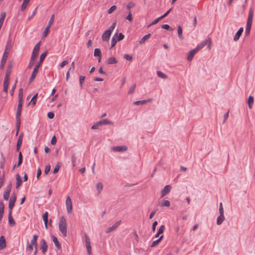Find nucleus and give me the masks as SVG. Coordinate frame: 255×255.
<instances>
[{"label": "nucleus", "mask_w": 255, "mask_h": 255, "mask_svg": "<svg viewBox=\"0 0 255 255\" xmlns=\"http://www.w3.org/2000/svg\"><path fill=\"white\" fill-rule=\"evenodd\" d=\"M67 221L64 216H62L59 221L58 227L60 232L62 234L63 237L67 236Z\"/></svg>", "instance_id": "obj_1"}, {"label": "nucleus", "mask_w": 255, "mask_h": 255, "mask_svg": "<svg viewBox=\"0 0 255 255\" xmlns=\"http://www.w3.org/2000/svg\"><path fill=\"white\" fill-rule=\"evenodd\" d=\"M254 11L252 8H250L249 12L248 18L247 20L245 34L246 36L250 34L251 29L253 20Z\"/></svg>", "instance_id": "obj_2"}, {"label": "nucleus", "mask_w": 255, "mask_h": 255, "mask_svg": "<svg viewBox=\"0 0 255 255\" xmlns=\"http://www.w3.org/2000/svg\"><path fill=\"white\" fill-rule=\"evenodd\" d=\"M116 26V22H114L110 26L108 29L106 30L102 36V39L104 41H108L110 39L111 34Z\"/></svg>", "instance_id": "obj_3"}, {"label": "nucleus", "mask_w": 255, "mask_h": 255, "mask_svg": "<svg viewBox=\"0 0 255 255\" xmlns=\"http://www.w3.org/2000/svg\"><path fill=\"white\" fill-rule=\"evenodd\" d=\"M23 102L18 101V104L16 112V121H20L21 113L22 111Z\"/></svg>", "instance_id": "obj_4"}, {"label": "nucleus", "mask_w": 255, "mask_h": 255, "mask_svg": "<svg viewBox=\"0 0 255 255\" xmlns=\"http://www.w3.org/2000/svg\"><path fill=\"white\" fill-rule=\"evenodd\" d=\"M16 200V196L15 195V194L13 193L11 194V198H10L9 201V204H8L9 211H12V209L13 208V207L14 206Z\"/></svg>", "instance_id": "obj_5"}, {"label": "nucleus", "mask_w": 255, "mask_h": 255, "mask_svg": "<svg viewBox=\"0 0 255 255\" xmlns=\"http://www.w3.org/2000/svg\"><path fill=\"white\" fill-rule=\"evenodd\" d=\"M40 42H38L37 44H36L35 46L34 47V48L33 49L31 58L32 60L33 59H36L38 55V52L40 49Z\"/></svg>", "instance_id": "obj_6"}, {"label": "nucleus", "mask_w": 255, "mask_h": 255, "mask_svg": "<svg viewBox=\"0 0 255 255\" xmlns=\"http://www.w3.org/2000/svg\"><path fill=\"white\" fill-rule=\"evenodd\" d=\"M66 206L67 213L68 214H71L72 211L73 207L72 201L69 196H68L66 198Z\"/></svg>", "instance_id": "obj_7"}, {"label": "nucleus", "mask_w": 255, "mask_h": 255, "mask_svg": "<svg viewBox=\"0 0 255 255\" xmlns=\"http://www.w3.org/2000/svg\"><path fill=\"white\" fill-rule=\"evenodd\" d=\"M127 149L128 148L125 145L113 146L112 147V150L115 152H123L126 151Z\"/></svg>", "instance_id": "obj_8"}, {"label": "nucleus", "mask_w": 255, "mask_h": 255, "mask_svg": "<svg viewBox=\"0 0 255 255\" xmlns=\"http://www.w3.org/2000/svg\"><path fill=\"white\" fill-rule=\"evenodd\" d=\"M40 249L42 251V253L43 254L45 253L48 250V245L46 242V241L44 239H42L40 241Z\"/></svg>", "instance_id": "obj_9"}, {"label": "nucleus", "mask_w": 255, "mask_h": 255, "mask_svg": "<svg viewBox=\"0 0 255 255\" xmlns=\"http://www.w3.org/2000/svg\"><path fill=\"white\" fill-rule=\"evenodd\" d=\"M171 189V186L170 185H166L161 191V197H163L168 194Z\"/></svg>", "instance_id": "obj_10"}, {"label": "nucleus", "mask_w": 255, "mask_h": 255, "mask_svg": "<svg viewBox=\"0 0 255 255\" xmlns=\"http://www.w3.org/2000/svg\"><path fill=\"white\" fill-rule=\"evenodd\" d=\"M121 222H122V221L121 220L117 222L112 227H109L107 229V230L106 232V233L108 234L112 231L116 230L118 228V227L120 225V224H121Z\"/></svg>", "instance_id": "obj_11"}, {"label": "nucleus", "mask_w": 255, "mask_h": 255, "mask_svg": "<svg viewBox=\"0 0 255 255\" xmlns=\"http://www.w3.org/2000/svg\"><path fill=\"white\" fill-rule=\"evenodd\" d=\"M8 55L7 54V53L6 52H4L3 53V56H2V59L1 60V62H0V70H2L5 63H6V60L7 59V57H8Z\"/></svg>", "instance_id": "obj_12"}, {"label": "nucleus", "mask_w": 255, "mask_h": 255, "mask_svg": "<svg viewBox=\"0 0 255 255\" xmlns=\"http://www.w3.org/2000/svg\"><path fill=\"white\" fill-rule=\"evenodd\" d=\"M85 243H86V247L88 254H89V255H91V247L90 240L87 235L85 236Z\"/></svg>", "instance_id": "obj_13"}, {"label": "nucleus", "mask_w": 255, "mask_h": 255, "mask_svg": "<svg viewBox=\"0 0 255 255\" xmlns=\"http://www.w3.org/2000/svg\"><path fill=\"white\" fill-rule=\"evenodd\" d=\"M198 51L195 49H192L191 51H190L188 53V56L187 58V60L188 61H191L193 59L195 54Z\"/></svg>", "instance_id": "obj_14"}, {"label": "nucleus", "mask_w": 255, "mask_h": 255, "mask_svg": "<svg viewBox=\"0 0 255 255\" xmlns=\"http://www.w3.org/2000/svg\"><path fill=\"white\" fill-rule=\"evenodd\" d=\"M6 247V241L4 236L0 237V250L4 249Z\"/></svg>", "instance_id": "obj_15"}, {"label": "nucleus", "mask_w": 255, "mask_h": 255, "mask_svg": "<svg viewBox=\"0 0 255 255\" xmlns=\"http://www.w3.org/2000/svg\"><path fill=\"white\" fill-rule=\"evenodd\" d=\"M11 47H12V41L11 39H9L7 42L5 48L4 49V52H6L7 54L8 55Z\"/></svg>", "instance_id": "obj_16"}, {"label": "nucleus", "mask_w": 255, "mask_h": 255, "mask_svg": "<svg viewBox=\"0 0 255 255\" xmlns=\"http://www.w3.org/2000/svg\"><path fill=\"white\" fill-rule=\"evenodd\" d=\"M243 31L244 28L243 27H241L239 28V29L238 30V31H237V32L236 33L234 37V41H237L239 39Z\"/></svg>", "instance_id": "obj_17"}, {"label": "nucleus", "mask_w": 255, "mask_h": 255, "mask_svg": "<svg viewBox=\"0 0 255 255\" xmlns=\"http://www.w3.org/2000/svg\"><path fill=\"white\" fill-rule=\"evenodd\" d=\"M118 36V32H116L112 37V41H111V48L114 47L116 45L117 42L118 41H119V40H117Z\"/></svg>", "instance_id": "obj_18"}, {"label": "nucleus", "mask_w": 255, "mask_h": 255, "mask_svg": "<svg viewBox=\"0 0 255 255\" xmlns=\"http://www.w3.org/2000/svg\"><path fill=\"white\" fill-rule=\"evenodd\" d=\"M52 240L53 242L54 243L55 246L56 247L58 250H60L61 249V246L60 244L59 243V241H58L57 238L54 236H52Z\"/></svg>", "instance_id": "obj_19"}, {"label": "nucleus", "mask_w": 255, "mask_h": 255, "mask_svg": "<svg viewBox=\"0 0 255 255\" xmlns=\"http://www.w3.org/2000/svg\"><path fill=\"white\" fill-rule=\"evenodd\" d=\"M12 211H9L8 212V223L11 226H14L15 225V222L13 220L11 216Z\"/></svg>", "instance_id": "obj_20"}, {"label": "nucleus", "mask_w": 255, "mask_h": 255, "mask_svg": "<svg viewBox=\"0 0 255 255\" xmlns=\"http://www.w3.org/2000/svg\"><path fill=\"white\" fill-rule=\"evenodd\" d=\"M118 62V60L114 57H110L107 60V63L109 65L116 64Z\"/></svg>", "instance_id": "obj_21"}, {"label": "nucleus", "mask_w": 255, "mask_h": 255, "mask_svg": "<svg viewBox=\"0 0 255 255\" xmlns=\"http://www.w3.org/2000/svg\"><path fill=\"white\" fill-rule=\"evenodd\" d=\"M16 188L17 189L22 184V180L20 178V176L19 174H17L16 175Z\"/></svg>", "instance_id": "obj_22"}, {"label": "nucleus", "mask_w": 255, "mask_h": 255, "mask_svg": "<svg viewBox=\"0 0 255 255\" xmlns=\"http://www.w3.org/2000/svg\"><path fill=\"white\" fill-rule=\"evenodd\" d=\"M225 220L224 214H220L217 219V224L218 225H221Z\"/></svg>", "instance_id": "obj_23"}, {"label": "nucleus", "mask_w": 255, "mask_h": 255, "mask_svg": "<svg viewBox=\"0 0 255 255\" xmlns=\"http://www.w3.org/2000/svg\"><path fill=\"white\" fill-rule=\"evenodd\" d=\"M163 238V235L161 236L158 239H157L156 241H154L152 242L150 247L151 248L156 247L159 243V242L162 240Z\"/></svg>", "instance_id": "obj_24"}, {"label": "nucleus", "mask_w": 255, "mask_h": 255, "mask_svg": "<svg viewBox=\"0 0 255 255\" xmlns=\"http://www.w3.org/2000/svg\"><path fill=\"white\" fill-rule=\"evenodd\" d=\"M151 36V34L148 33L145 35H144L139 41V43L142 44L145 42L147 39H148Z\"/></svg>", "instance_id": "obj_25"}, {"label": "nucleus", "mask_w": 255, "mask_h": 255, "mask_svg": "<svg viewBox=\"0 0 255 255\" xmlns=\"http://www.w3.org/2000/svg\"><path fill=\"white\" fill-rule=\"evenodd\" d=\"M37 238H38V236L36 235H34L33 236V238H32V240L31 241V243H30V244H31L32 245H34V247H35L36 248V246H38V244L37 243Z\"/></svg>", "instance_id": "obj_26"}, {"label": "nucleus", "mask_w": 255, "mask_h": 255, "mask_svg": "<svg viewBox=\"0 0 255 255\" xmlns=\"http://www.w3.org/2000/svg\"><path fill=\"white\" fill-rule=\"evenodd\" d=\"M30 0H24L21 6V10L23 11L24 10L26 7L27 6L29 1Z\"/></svg>", "instance_id": "obj_27"}, {"label": "nucleus", "mask_w": 255, "mask_h": 255, "mask_svg": "<svg viewBox=\"0 0 255 255\" xmlns=\"http://www.w3.org/2000/svg\"><path fill=\"white\" fill-rule=\"evenodd\" d=\"M177 32L178 34V37L180 39H183V36L182 35V28L180 25H178L177 27Z\"/></svg>", "instance_id": "obj_28"}, {"label": "nucleus", "mask_w": 255, "mask_h": 255, "mask_svg": "<svg viewBox=\"0 0 255 255\" xmlns=\"http://www.w3.org/2000/svg\"><path fill=\"white\" fill-rule=\"evenodd\" d=\"M254 97L252 96H250L248 100V104L250 109H251L252 107V105L254 103Z\"/></svg>", "instance_id": "obj_29"}, {"label": "nucleus", "mask_w": 255, "mask_h": 255, "mask_svg": "<svg viewBox=\"0 0 255 255\" xmlns=\"http://www.w3.org/2000/svg\"><path fill=\"white\" fill-rule=\"evenodd\" d=\"M94 55L95 57H102V53L99 48H96L94 50Z\"/></svg>", "instance_id": "obj_30"}, {"label": "nucleus", "mask_w": 255, "mask_h": 255, "mask_svg": "<svg viewBox=\"0 0 255 255\" xmlns=\"http://www.w3.org/2000/svg\"><path fill=\"white\" fill-rule=\"evenodd\" d=\"M10 73H11V70L7 69L6 70L3 81H6V82H9V77Z\"/></svg>", "instance_id": "obj_31"}, {"label": "nucleus", "mask_w": 255, "mask_h": 255, "mask_svg": "<svg viewBox=\"0 0 255 255\" xmlns=\"http://www.w3.org/2000/svg\"><path fill=\"white\" fill-rule=\"evenodd\" d=\"M38 93H36L35 95H34L33 97L32 98L30 103H29L28 104H30V103H31V105L34 106L35 105L36 103V99L37 97Z\"/></svg>", "instance_id": "obj_32"}, {"label": "nucleus", "mask_w": 255, "mask_h": 255, "mask_svg": "<svg viewBox=\"0 0 255 255\" xmlns=\"http://www.w3.org/2000/svg\"><path fill=\"white\" fill-rule=\"evenodd\" d=\"M100 122H101L102 126V125H110V124H112V125L113 124V123L111 121H110L108 119H104L103 120L100 121Z\"/></svg>", "instance_id": "obj_33"}, {"label": "nucleus", "mask_w": 255, "mask_h": 255, "mask_svg": "<svg viewBox=\"0 0 255 255\" xmlns=\"http://www.w3.org/2000/svg\"><path fill=\"white\" fill-rule=\"evenodd\" d=\"M9 82L6 81H3V92L5 93L6 94L7 93L8 88Z\"/></svg>", "instance_id": "obj_34"}, {"label": "nucleus", "mask_w": 255, "mask_h": 255, "mask_svg": "<svg viewBox=\"0 0 255 255\" xmlns=\"http://www.w3.org/2000/svg\"><path fill=\"white\" fill-rule=\"evenodd\" d=\"M5 12H1L0 14V25H2L4 18L5 17Z\"/></svg>", "instance_id": "obj_35"}, {"label": "nucleus", "mask_w": 255, "mask_h": 255, "mask_svg": "<svg viewBox=\"0 0 255 255\" xmlns=\"http://www.w3.org/2000/svg\"><path fill=\"white\" fill-rule=\"evenodd\" d=\"M18 101L23 102V89L21 88L19 90Z\"/></svg>", "instance_id": "obj_36"}, {"label": "nucleus", "mask_w": 255, "mask_h": 255, "mask_svg": "<svg viewBox=\"0 0 255 255\" xmlns=\"http://www.w3.org/2000/svg\"><path fill=\"white\" fill-rule=\"evenodd\" d=\"M96 188L98 191V194H99L103 188V186L102 183L99 182L97 184Z\"/></svg>", "instance_id": "obj_37"}, {"label": "nucleus", "mask_w": 255, "mask_h": 255, "mask_svg": "<svg viewBox=\"0 0 255 255\" xmlns=\"http://www.w3.org/2000/svg\"><path fill=\"white\" fill-rule=\"evenodd\" d=\"M101 126H102L101 122H100V121H99V122L96 123V124H95L94 125H93L91 127V128L93 129H98Z\"/></svg>", "instance_id": "obj_38"}, {"label": "nucleus", "mask_w": 255, "mask_h": 255, "mask_svg": "<svg viewBox=\"0 0 255 255\" xmlns=\"http://www.w3.org/2000/svg\"><path fill=\"white\" fill-rule=\"evenodd\" d=\"M22 138H23V134L21 133L18 137L16 145H18V146L21 145Z\"/></svg>", "instance_id": "obj_39"}, {"label": "nucleus", "mask_w": 255, "mask_h": 255, "mask_svg": "<svg viewBox=\"0 0 255 255\" xmlns=\"http://www.w3.org/2000/svg\"><path fill=\"white\" fill-rule=\"evenodd\" d=\"M157 74L158 77L161 78L166 79L167 78V75L161 71H158L157 72Z\"/></svg>", "instance_id": "obj_40"}, {"label": "nucleus", "mask_w": 255, "mask_h": 255, "mask_svg": "<svg viewBox=\"0 0 255 255\" xmlns=\"http://www.w3.org/2000/svg\"><path fill=\"white\" fill-rule=\"evenodd\" d=\"M46 55H47V52H45L41 54L40 55V60H39V62L38 63H40V64L41 65L42 64L43 61L45 59V57L46 56Z\"/></svg>", "instance_id": "obj_41"}, {"label": "nucleus", "mask_w": 255, "mask_h": 255, "mask_svg": "<svg viewBox=\"0 0 255 255\" xmlns=\"http://www.w3.org/2000/svg\"><path fill=\"white\" fill-rule=\"evenodd\" d=\"M170 202L168 200H164L161 204V207H169L170 206Z\"/></svg>", "instance_id": "obj_42"}, {"label": "nucleus", "mask_w": 255, "mask_h": 255, "mask_svg": "<svg viewBox=\"0 0 255 255\" xmlns=\"http://www.w3.org/2000/svg\"><path fill=\"white\" fill-rule=\"evenodd\" d=\"M85 77L84 76H80L79 77V84L81 88H82L83 83L84 82Z\"/></svg>", "instance_id": "obj_43"}, {"label": "nucleus", "mask_w": 255, "mask_h": 255, "mask_svg": "<svg viewBox=\"0 0 255 255\" xmlns=\"http://www.w3.org/2000/svg\"><path fill=\"white\" fill-rule=\"evenodd\" d=\"M50 27H49L48 26H47L45 27V28L44 29V31L43 32V37H46L47 36V35H48V33L49 32Z\"/></svg>", "instance_id": "obj_44"}, {"label": "nucleus", "mask_w": 255, "mask_h": 255, "mask_svg": "<svg viewBox=\"0 0 255 255\" xmlns=\"http://www.w3.org/2000/svg\"><path fill=\"white\" fill-rule=\"evenodd\" d=\"M135 87H136L135 84H134L131 87H130L128 90V94H132L134 91Z\"/></svg>", "instance_id": "obj_45"}, {"label": "nucleus", "mask_w": 255, "mask_h": 255, "mask_svg": "<svg viewBox=\"0 0 255 255\" xmlns=\"http://www.w3.org/2000/svg\"><path fill=\"white\" fill-rule=\"evenodd\" d=\"M20 127V121L17 122L16 121V135H17L19 129Z\"/></svg>", "instance_id": "obj_46"}, {"label": "nucleus", "mask_w": 255, "mask_h": 255, "mask_svg": "<svg viewBox=\"0 0 255 255\" xmlns=\"http://www.w3.org/2000/svg\"><path fill=\"white\" fill-rule=\"evenodd\" d=\"M135 5V3L133 1H130L127 5V8L130 9Z\"/></svg>", "instance_id": "obj_47"}, {"label": "nucleus", "mask_w": 255, "mask_h": 255, "mask_svg": "<svg viewBox=\"0 0 255 255\" xmlns=\"http://www.w3.org/2000/svg\"><path fill=\"white\" fill-rule=\"evenodd\" d=\"M54 14H52L48 21V23L47 26L49 27H51V24L53 23L54 21Z\"/></svg>", "instance_id": "obj_48"}, {"label": "nucleus", "mask_w": 255, "mask_h": 255, "mask_svg": "<svg viewBox=\"0 0 255 255\" xmlns=\"http://www.w3.org/2000/svg\"><path fill=\"white\" fill-rule=\"evenodd\" d=\"M48 213L45 212V213L42 215V218L44 222H48Z\"/></svg>", "instance_id": "obj_49"}, {"label": "nucleus", "mask_w": 255, "mask_h": 255, "mask_svg": "<svg viewBox=\"0 0 255 255\" xmlns=\"http://www.w3.org/2000/svg\"><path fill=\"white\" fill-rule=\"evenodd\" d=\"M4 206L2 201L0 202V214H3Z\"/></svg>", "instance_id": "obj_50"}, {"label": "nucleus", "mask_w": 255, "mask_h": 255, "mask_svg": "<svg viewBox=\"0 0 255 255\" xmlns=\"http://www.w3.org/2000/svg\"><path fill=\"white\" fill-rule=\"evenodd\" d=\"M161 27L163 29L168 30H173V29L170 27L168 24H165L161 25Z\"/></svg>", "instance_id": "obj_51"}, {"label": "nucleus", "mask_w": 255, "mask_h": 255, "mask_svg": "<svg viewBox=\"0 0 255 255\" xmlns=\"http://www.w3.org/2000/svg\"><path fill=\"white\" fill-rule=\"evenodd\" d=\"M147 102V101L146 100H141V101H137L134 102V104L136 105H143L145 104Z\"/></svg>", "instance_id": "obj_52"}, {"label": "nucleus", "mask_w": 255, "mask_h": 255, "mask_svg": "<svg viewBox=\"0 0 255 255\" xmlns=\"http://www.w3.org/2000/svg\"><path fill=\"white\" fill-rule=\"evenodd\" d=\"M117 8V6L115 5L112 6L108 10V13L111 14L113 13Z\"/></svg>", "instance_id": "obj_53"}, {"label": "nucleus", "mask_w": 255, "mask_h": 255, "mask_svg": "<svg viewBox=\"0 0 255 255\" xmlns=\"http://www.w3.org/2000/svg\"><path fill=\"white\" fill-rule=\"evenodd\" d=\"M50 168H51V167L49 164L45 166V170H44V174L45 175H47L48 174V173L49 172V171L50 170Z\"/></svg>", "instance_id": "obj_54"}, {"label": "nucleus", "mask_w": 255, "mask_h": 255, "mask_svg": "<svg viewBox=\"0 0 255 255\" xmlns=\"http://www.w3.org/2000/svg\"><path fill=\"white\" fill-rule=\"evenodd\" d=\"M11 183H10L6 187L4 192L10 193L11 189Z\"/></svg>", "instance_id": "obj_55"}, {"label": "nucleus", "mask_w": 255, "mask_h": 255, "mask_svg": "<svg viewBox=\"0 0 255 255\" xmlns=\"http://www.w3.org/2000/svg\"><path fill=\"white\" fill-rule=\"evenodd\" d=\"M36 59H33L32 60V58L31 57V59H30V61L28 64V68H31L32 67V66H33L34 63H35V61Z\"/></svg>", "instance_id": "obj_56"}, {"label": "nucleus", "mask_w": 255, "mask_h": 255, "mask_svg": "<svg viewBox=\"0 0 255 255\" xmlns=\"http://www.w3.org/2000/svg\"><path fill=\"white\" fill-rule=\"evenodd\" d=\"M164 229H165V226L164 225H161L159 229H158L157 233H158V234H161L163 233V232L164 231Z\"/></svg>", "instance_id": "obj_57"}, {"label": "nucleus", "mask_w": 255, "mask_h": 255, "mask_svg": "<svg viewBox=\"0 0 255 255\" xmlns=\"http://www.w3.org/2000/svg\"><path fill=\"white\" fill-rule=\"evenodd\" d=\"M126 19L129 21H131L132 20V14L130 11L129 12L128 15L126 16Z\"/></svg>", "instance_id": "obj_58"}, {"label": "nucleus", "mask_w": 255, "mask_h": 255, "mask_svg": "<svg viewBox=\"0 0 255 255\" xmlns=\"http://www.w3.org/2000/svg\"><path fill=\"white\" fill-rule=\"evenodd\" d=\"M219 211L220 214H224V209L221 202L220 203Z\"/></svg>", "instance_id": "obj_59"}, {"label": "nucleus", "mask_w": 255, "mask_h": 255, "mask_svg": "<svg viewBox=\"0 0 255 255\" xmlns=\"http://www.w3.org/2000/svg\"><path fill=\"white\" fill-rule=\"evenodd\" d=\"M125 37V36L122 33H120L119 34H118V36L117 37V40H119V41H121L122 40H123Z\"/></svg>", "instance_id": "obj_60"}, {"label": "nucleus", "mask_w": 255, "mask_h": 255, "mask_svg": "<svg viewBox=\"0 0 255 255\" xmlns=\"http://www.w3.org/2000/svg\"><path fill=\"white\" fill-rule=\"evenodd\" d=\"M124 58L127 60H128V61H131L132 59V57L131 56H130V55H128V54H125L124 55Z\"/></svg>", "instance_id": "obj_61"}, {"label": "nucleus", "mask_w": 255, "mask_h": 255, "mask_svg": "<svg viewBox=\"0 0 255 255\" xmlns=\"http://www.w3.org/2000/svg\"><path fill=\"white\" fill-rule=\"evenodd\" d=\"M9 194L10 193L4 192L3 193V199L7 201L8 200L9 197Z\"/></svg>", "instance_id": "obj_62"}, {"label": "nucleus", "mask_w": 255, "mask_h": 255, "mask_svg": "<svg viewBox=\"0 0 255 255\" xmlns=\"http://www.w3.org/2000/svg\"><path fill=\"white\" fill-rule=\"evenodd\" d=\"M162 19V18H161V17H159L157 18H156L150 24V25H154V24H156V23H157L158 22V21Z\"/></svg>", "instance_id": "obj_63"}, {"label": "nucleus", "mask_w": 255, "mask_h": 255, "mask_svg": "<svg viewBox=\"0 0 255 255\" xmlns=\"http://www.w3.org/2000/svg\"><path fill=\"white\" fill-rule=\"evenodd\" d=\"M57 142V139L55 135H54L51 140V143L52 145H55L56 143Z\"/></svg>", "instance_id": "obj_64"}]
</instances>
